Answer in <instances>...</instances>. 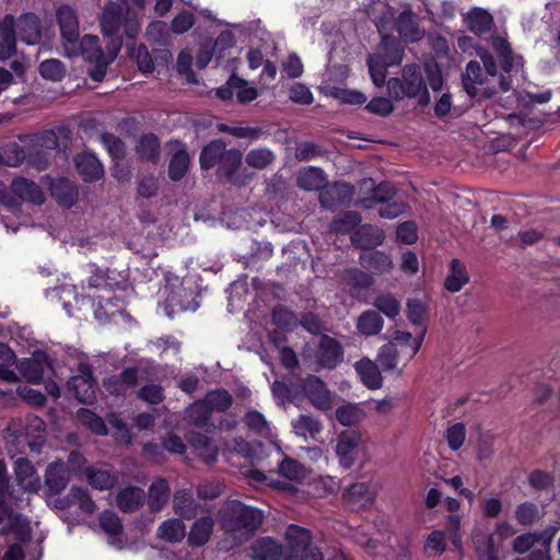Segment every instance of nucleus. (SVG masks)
I'll use <instances>...</instances> for the list:
<instances>
[{"label":"nucleus","mask_w":560,"mask_h":560,"mask_svg":"<svg viewBox=\"0 0 560 560\" xmlns=\"http://www.w3.org/2000/svg\"><path fill=\"white\" fill-rule=\"evenodd\" d=\"M373 305L388 318H395L400 313V302L392 293L377 295Z\"/></svg>","instance_id":"obj_50"},{"label":"nucleus","mask_w":560,"mask_h":560,"mask_svg":"<svg viewBox=\"0 0 560 560\" xmlns=\"http://www.w3.org/2000/svg\"><path fill=\"white\" fill-rule=\"evenodd\" d=\"M224 486L218 480H206L197 487V494L200 499L211 500L223 492Z\"/></svg>","instance_id":"obj_64"},{"label":"nucleus","mask_w":560,"mask_h":560,"mask_svg":"<svg viewBox=\"0 0 560 560\" xmlns=\"http://www.w3.org/2000/svg\"><path fill=\"white\" fill-rule=\"evenodd\" d=\"M89 485L100 491L112 489L118 481V476L106 466H89L84 470Z\"/></svg>","instance_id":"obj_17"},{"label":"nucleus","mask_w":560,"mask_h":560,"mask_svg":"<svg viewBox=\"0 0 560 560\" xmlns=\"http://www.w3.org/2000/svg\"><path fill=\"white\" fill-rule=\"evenodd\" d=\"M70 469L63 462H54L48 465L45 482L52 493L61 492L70 480Z\"/></svg>","instance_id":"obj_21"},{"label":"nucleus","mask_w":560,"mask_h":560,"mask_svg":"<svg viewBox=\"0 0 560 560\" xmlns=\"http://www.w3.org/2000/svg\"><path fill=\"white\" fill-rule=\"evenodd\" d=\"M342 358L340 343L329 336H323L318 345L317 363L324 369H335Z\"/></svg>","instance_id":"obj_15"},{"label":"nucleus","mask_w":560,"mask_h":560,"mask_svg":"<svg viewBox=\"0 0 560 560\" xmlns=\"http://www.w3.org/2000/svg\"><path fill=\"white\" fill-rule=\"evenodd\" d=\"M52 197L62 206L71 207L75 200V187L66 178L55 180L50 186Z\"/></svg>","instance_id":"obj_42"},{"label":"nucleus","mask_w":560,"mask_h":560,"mask_svg":"<svg viewBox=\"0 0 560 560\" xmlns=\"http://www.w3.org/2000/svg\"><path fill=\"white\" fill-rule=\"evenodd\" d=\"M354 369L361 382L369 389H378L382 387L383 377L375 362L368 358H364L354 364Z\"/></svg>","instance_id":"obj_24"},{"label":"nucleus","mask_w":560,"mask_h":560,"mask_svg":"<svg viewBox=\"0 0 560 560\" xmlns=\"http://www.w3.org/2000/svg\"><path fill=\"white\" fill-rule=\"evenodd\" d=\"M296 184L304 190L314 191L325 186L326 177L320 168L310 166L298 173Z\"/></svg>","instance_id":"obj_35"},{"label":"nucleus","mask_w":560,"mask_h":560,"mask_svg":"<svg viewBox=\"0 0 560 560\" xmlns=\"http://www.w3.org/2000/svg\"><path fill=\"white\" fill-rule=\"evenodd\" d=\"M136 151L141 160L156 163L160 159V141L158 137L152 133L142 136L137 142Z\"/></svg>","instance_id":"obj_40"},{"label":"nucleus","mask_w":560,"mask_h":560,"mask_svg":"<svg viewBox=\"0 0 560 560\" xmlns=\"http://www.w3.org/2000/svg\"><path fill=\"white\" fill-rule=\"evenodd\" d=\"M75 166L79 174L85 182L100 179L104 170L97 158L91 153H81L75 158Z\"/></svg>","instance_id":"obj_26"},{"label":"nucleus","mask_w":560,"mask_h":560,"mask_svg":"<svg viewBox=\"0 0 560 560\" xmlns=\"http://www.w3.org/2000/svg\"><path fill=\"white\" fill-rule=\"evenodd\" d=\"M57 18L62 38L74 44L79 38V22L75 12L69 5H62L57 11Z\"/></svg>","instance_id":"obj_20"},{"label":"nucleus","mask_w":560,"mask_h":560,"mask_svg":"<svg viewBox=\"0 0 560 560\" xmlns=\"http://www.w3.org/2000/svg\"><path fill=\"white\" fill-rule=\"evenodd\" d=\"M345 498L353 504H364L372 500L370 488L365 482H357L347 489Z\"/></svg>","instance_id":"obj_57"},{"label":"nucleus","mask_w":560,"mask_h":560,"mask_svg":"<svg viewBox=\"0 0 560 560\" xmlns=\"http://www.w3.org/2000/svg\"><path fill=\"white\" fill-rule=\"evenodd\" d=\"M230 84L234 85L237 101L242 104L253 102L258 95L255 88L248 86L244 80L237 77H232L230 79Z\"/></svg>","instance_id":"obj_60"},{"label":"nucleus","mask_w":560,"mask_h":560,"mask_svg":"<svg viewBox=\"0 0 560 560\" xmlns=\"http://www.w3.org/2000/svg\"><path fill=\"white\" fill-rule=\"evenodd\" d=\"M377 362L384 371H394L398 364V349L393 342H388L380 348Z\"/></svg>","instance_id":"obj_53"},{"label":"nucleus","mask_w":560,"mask_h":560,"mask_svg":"<svg viewBox=\"0 0 560 560\" xmlns=\"http://www.w3.org/2000/svg\"><path fill=\"white\" fill-rule=\"evenodd\" d=\"M210 416V410L203 399L194 402L186 410L188 421L197 427H203L208 422Z\"/></svg>","instance_id":"obj_52"},{"label":"nucleus","mask_w":560,"mask_h":560,"mask_svg":"<svg viewBox=\"0 0 560 560\" xmlns=\"http://www.w3.org/2000/svg\"><path fill=\"white\" fill-rule=\"evenodd\" d=\"M399 36L408 43L419 42L424 36V30L420 27L416 14L410 5H405L395 21Z\"/></svg>","instance_id":"obj_12"},{"label":"nucleus","mask_w":560,"mask_h":560,"mask_svg":"<svg viewBox=\"0 0 560 560\" xmlns=\"http://www.w3.org/2000/svg\"><path fill=\"white\" fill-rule=\"evenodd\" d=\"M384 326L382 316L373 310L364 311L357 320V329L364 336L378 335Z\"/></svg>","instance_id":"obj_39"},{"label":"nucleus","mask_w":560,"mask_h":560,"mask_svg":"<svg viewBox=\"0 0 560 560\" xmlns=\"http://www.w3.org/2000/svg\"><path fill=\"white\" fill-rule=\"evenodd\" d=\"M352 189L345 183H336L325 188L319 194V202L324 208H332L337 205L350 201Z\"/></svg>","instance_id":"obj_25"},{"label":"nucleus","mask_w":560,"mask_h":560,"mask_svg":"<svg viewBox=\"0 0 560 560\" xmlns=\"http://www.w3.org/2000/svg\"><path fill=\"white\" fill-rule=\"evenodd\" d=\"M69 387L80 402L90 404L95 399V382L91 369L85 364H81L80 374L70 378Z\"/></svg>","instance_id":"obj_11"},{"label":"nucleus","mask_w":560,"mask_h":560,"mask_svg":"<svg viewBox=\"0 0 560 560\" xmlns=\"http://www.w3.org/2000/svg\"><path fill=\"white\" fill-rule=\"evenodd\" d=\"M361 439V433L355 430H347L338 435L335 452L343 468H350L354 464Z\"/></svg>","instance_id":"obj_9"},{"label":"nucleus","mask_w":560,"mask_h":560,"mask_svg":"<svg viewBox=\"0 0 560 560\" xmlns=\"http://www.w3.org/2000/svg\"><path fill=\"white\" fill-rule=\"evenodd\" d=\"M292 427L298 435L315 438L323 429L322 423L314 417L300 415L292 421Z\"/></svg>","instance_id":"obj_47"},{"label":"nucleus","mask_w":560,"mask_h":560,"mask_svg":"<svg viewBox=\"0 0 560 560\" xmlns=\"http://www.w3.org/2000/svg\"><path fill=\"white\" fill-rule=\"evenodd\" d=\"M49 365L48 358L45 354H38L20 362L19 371L27 381L38 383Z\"/></svg>","instance_id":"obj_31"},{"label":"nucleus","mask_w":560,"mask_h":560,"mask_svg":"<svg viewBox=\"0 0 560 560\" xmlns=\"http://www.w3.org/2000/svg\"><path fill=\"white\" fill-rule=\"evenodd\" d=\"M282 546L276 540L265 537L257 540L250 547L252 560H279L282 555Z\"/></svg>","instance_id":"obj_30"},{"label":"nucleus","mask_w":560,"mask_h":560,"mask_svg":"<svg viewBox=\"0 0 560 560\" xmlns=\"http://www.w3.org/2000/svg\"><path fill=\"white\" fill-rule=\"evenodd\" d=\"M129 14V8L127 3H115L109 2L106 4L101 25L104 35L110 37V42L115 38H120L119 30L122 26L126 16Z\"/></svg>","instance_id":"obj_10"},{"label":"nucleus","mask_w":560,"mask_h":560,"mask_svg":"<svg viewBox=\"0 0 560 560\" xmlns=\"http://www.w3.org/2000/svg\"><path fill=\"white\" fill-rule=\"evenodd\" d=\"M145 500L143 489L135 486L127 487L117 493V506L126 513H131L140 509Z\"/></svg>","instance_id":"obj_29"},{"label":"nucleus","mask_w":560,"mask_h":560,"mask_svg":"<svg viewBox=\"0 0 560 560\" xmlns=\"http://www.w3.org/2000/svg\"><path fill=\"white\" fill-rule=\"evenodd\" d=\"M170 486L166 479L154 480L148 490V505L152 512L161 511L170 499Z\"/></svg>","instance_id":"obj_32"},{"label":"nucleus","mask_w":560,"mask_h":560,"mask_svg":"<svg viewBox=\"0 0 560 560\" xmlns=\"http://www.w3.org/2000/svg\"><path fill=\"white\" fill-rule=\"evenodd\" d=\"M407 316L413 325H421L427 318V306L418 300H409L407 303Z\"/></svg>","instance_id":"obj_61"},{"label":"nucleus","mask_w":560,"mask_h":560,"mask_svg":"<svg viewBox=\"0 0 560 560\" xmlns=\"http://www.w3.org/2000/svg\"><path fill=\"white\" fill-rule=\"evenodd\" d=\"M39 73L51 81H60L66 74L63 63L58 59H48L39 65Z\"/></svg>","instance_id":"obj_55"},{"label":"nucleus","mask_w":560,"mask_h":560,"mask_svg":"<svg viewBox=\"0 0 560 560\" xmlns=\"http://www.w3.org/2000/svg\"><path fill=\"white\" fill-rule=\"evenodd\" d=\"M300 387L303 395L318 410L328 411L332 407L334 394L317 376L310 375L301 381Z\"/></svg>","instance_id":"obj_8"},{"label":"nucleus","mask_w":560,"mask_h":560,"mask_svg":"<svg viewBox=\"0 0 560 560\" xmlns=\"http://www.w3.org/2000/svg\"><path fill=\"white\" fill-rule=\"evenodd\" d=\"M289 552L284 560H323L319 549L311 544L310 532L299 526L288 529Z\"/></svg>","instance_id":"obj_6"},{"label":"nucleus","mask_w":560,"mask_h":560,"mask_svg":"<svg viewBox=\"0 0 560 560\" xmlns=\"http://www.w3.org/2000/svg\"><path fill=\"white\" fill-rule=\"evenodd\" d=\"M469 273L465 264L454 258L448 266V273L444 280V289L451 293L458 292L469 282Z\"/></svg>","instance_id":"obj_23"},{"label":"nucleus","mask_w":560,"mask_h":560,"mask_svg":"<svg viewBox=\"0 0 560 560\" xmlns=\"http://www.w3.org/2000/svg\"><path fill=\"white\" fill-rule=\"evenodd\" d=\"M243 154L237 149L225 150L220 162L218 172L233 185L243 186L247 183L248 176L241 177L236 174L241 166Z\"/></svg>","instance_id":"obj_14"},{"label":"nucleus","mask_w":560,"mask_h":560,"mask_svg":"<svg viewBox=\"0 0 560 560\" xmlns=\"http://www.w3.org/2000/svg\"><path fill=\"white\" fill-rule=\"evenodd\" d=\"M68 497L72 503L79 505L82 512L91 515L96 511V504L92 500L86 489L81 487H72Z\"/></svg>","instance_id":"obj_51"},{"label":"nucleus","mask_w":560,"mask_h":560,"mask_svg":"<svg viewBox=\"0 0 560 560\" xmlns=\"http://www.w3.org/2000/svg\"><path fill=\"white\" fill-rule=\"evenodd\" d=\"M156 536L171 544L179 542L186 536V526L179 518H168L159 526Z\"/></svg>","instance_id":"obj_37"},{"label":"nucleus","mask_w":560,"mask_h":560,"mask_svg":"<svg viewBox=\"0 0 560 560\" xmlns=\"http://www.w3.org/2000/svg\"><path fill=\"white\" fill-rule=\"evenodd\" d=\"M15 51L14 19L5 15L0 24V59L4 60Z\"/></svg>","instance_id":"obj_34"},{"label":"nucleus","mask_w":560,"mask_h":560,"mask_svg":"<svg viewBox=\"0 0 560 560\" xmlns=\"http://www.w3.org/2000/svg\"><path fill=\"white\" fill-rule=\"evenodd\" d=\"M490 80H492L491 77L481 69L478 61L471 60L467 63L463 74V84L470 96L477 95L479 86H490Z\"/></svg>","instance_id":"obj_18"},{"label":"nucleus","mask_w":560,"mask_h":560,"mask_svg":"<svg viewBox=\"0 0 560 560\" xmlns=\"http://www.w3.org/2000/svg\"><path fill=\"white\" fill-rule=\"evenodd\" d=\"M214 527V521L210 516H203L195 521L188 533V544L194 547H201L210 539Z\"/></svg>","instance_id":"obj_33"},{"label":"nucleus","mask_w":560,"mask_h":560,"mask_svg":"<svg viewBox=\"0 0 560 560\" xmlns=\"http://www.w3.org/2000/svg\"><path fill=\"white\" fill-rule=\"evenodd\" d=\"M365 418L364 410L357 404H347L336 410V419L345 427L360 423Z\"/></svg>","instance_id":"obj_46"},{"label":"nucleus","mask_w":560,"mask_h":560,"mask_svg":"<svg viewBox=\"0 0 560 560\" xmlns=\"http://www.w3.org/2000/svg\"><path fill=\"white\" fill-rule=\"evenodd\" d=\"M491 44L502 62L503 69L509 71L512 66V50L509 42L505 37L498 35L491 38Z\"/></svg>","instance_id":"obj_56"},{"label":"nucleus","mask_w":560,"mask_h":560,"mask_svg":"<svg viewBox=\"0 0 560 560\" xmlns=\"http://www.w3.org/2000/svg\"><path fill=\"white\" fill-rule=\"evenodd\" d=\"M401 50L398 46L395 47V56L393 58H387L382 54L371 55L368 59V67L371 79L373 83L381 88L385 83L386 79V69L390 66L399 63L401 60Z\"/></svg>","instance_id":"obj_13"},{"label":"nucleus","mask_w":560,"mask_h":560,"mask_svg":"<svg viewBox=\"0 0 560 560\" xmlns=\"http://www.w3.org/2000/svg\"><path fill=\"white\" fill-rule=\"evenodd\" d=\"M101 528L109 536L114 537L122 532V525L116 513L103 511L98 517Z\"/></svg>","instance_id":"obj_58"},{"label":"nucleus","mask_w":560,"mask_h":560,"mask_svg":"<svg viewBox=\"0 0 560 560\" xmlns=\"http://www.w3.org/2000/svg\"><path fill=\"white\" fill-rule=\"evenodd\" d=\"M388 94L400 101L405 97H418L419 104L427 105L430 101L421 69L418 65H406L401 79L390 78L387 82Z\"/></svg>","instance_id":"obj_1"},{"label":"nucleus","mask_w":560,"mask_h":560,"mask_svg":"<svg viewBox=\"0 0 560 560\" xmlns=\"http://www.w3.org/2000/svg\"><path fill=\"white\" fill-rule=\"evenodd\" d=\"M273 323L285 330H293L299 325L298 316L282 305H278L272 311Z\"/></svg>","instance_id":"obj_54"},{"label":"nucleus","mask_w":560,"mask_h":560,"mask_svg":"<svg viewBox=\"0 0 560 560\" xmlns=\"http://www.w3.org/2000/svg\"><path fill=\"white\" fill-rule=\"evenodd\" d=\"M361 222V215L355 211H348L334 221V230L337 233H346Z\"/></svg>","instance_id":"obj_63"},{"label":"nucleus","mask_w":560,"mask_h":560,"mask_svg":"<svg viewBox=\"0 0 560 560\" xmlns=\"http://www.w3.org/2000/svg\"><path fill=\"white\" fill-rule=\"evenodd\" d=\"M78 418L92 432L100 434V435L107 434V430H106V425H105L104 421L102 420V418L96 416L94 412L82 408L78 411Z\"/></svg>","instance_id":"obj_59"},{"label":"nucleus","mask_w":560,"mask_h":560,"mask_svg":"<svg viewBox=\"0 0 560 560\" xmlns=\"http://www.w3.org/2000/svg\"><path fill=\"white\" fill-rule=\"evenodd\" d=\"M396 194L395 187L389 183H381L372 190L371 196L364 197L360 200V205L364 209H371L378 203L389 202Z\"/></svg>","instance_id":"obj_44"},{"label":"nucleus","mask_w":560,"mask_h":560,"mask_svg":"<svg viewBox=\"0 0 560 560\" xmlns=\"http://www.w3.org/2000/svg\"><path fill=\"white\" fill-rule=\"evenodd\" d=\"M203 400L206 401L210 413L213 411L223 412L228 410L233 402L231 394L225 389H214L207 393Z\"/></svg>","instance_id":"obj_48"},{"label":"nucleus","mask_w":560,"mask_h":560,"mask_svg":"<svg viewBox=\"0 0 560 560\" xmlns=\"http://www.w3.org/2000/svg\"><path fill=\"white\" fill-rule=\"evenodd\" d=\"M221 522L228 533L237 536L238 533L242 535L245 532L247 536L260 526L262 514L255 508L233 501L228 505Z\"/></svg>","instance_id":"obj_3"},{"label":"nucleus","mask_w":560,"mask_h":560,"mask_svg":"<svg viewBox=\"0 0 560 560\" xmlns=\"http://www.w3.org/2000/svg\"><path fill=\"white\" fill-rule=\"evenodd\" d=\"M15 480L26 492H37L40 488V479L34 466L24 457L15 460Z\"/></svg>","instance_id":"obj_16"},{"label":"nucleus","mask_w":560,"mask_h":560,"mask_svg":"<svg viewBox=\"0 0 560 560\" xmlns=\"http://www.w3.org/2000/svg\"><path fill=\"white\" fill-rule=\"evenodd\" d=\"M226 144L223 140L217 139L207 144L200 153V166L203 170H210L215 165H219L224 152Z\"/></svg>","instance_id":"obj_38"},{"label":"nucleus","mask_w":560,"mask_h":560,"mask_svg":"<svg viewBox=\"0 0 560 560\" xmlns=\"http://www.w3.org/2000/svg\"><path fill=\"white\" fill-rule=\"evenodd\" d=\"M359 262L365 270L374 275L387 273L393 269L392 257L381 250L361 254Z\"/></svg>","instance_id":"obj_22"},{"label":"nucleus","mask_w":560,"mask_h":560,"mask_svg":"<svg viewBox=\"0 0 560 560\" xmlns=\"http://www.w3.org/2000/svg\"><path fill=\"white\" fill-rule=\"evenodd\" d=\"M22 201L42 205L45 201V195L36 183L24 177L14 178L10 185V190L0 183V205L12 212H18L21 209Z\"/></svg>","instance_id":"obj_4"},{"label":"nucleus","mask_w":560,"mask_h":560,"mask_svg":"<svg viewBox=\"0 0 560 560\" xmlns=\"http://www.w3.org/2000/svg\"><path fill=\"white\" fill-rule=\"evenodd\" d=\"M465 22L472 33L481 35L491 30L493 18L486 10L475 8L466 14Z\"/></svg>","instance_id":"obj_36"},{"label":"nucleus","mask_w":560,"mask_h":560,"mask_svg":"<svg viewBox=\"0 0 560 560\" xmlns=\"http://www.w3.org/2000/svg\"><path fill=\"white\" fill-rule=\"evenodd\" d=\"M511 535V526L499 524L494 532L487 525L478 524L471 532V542L479 560H500L499 550L503 540Z\"/></svg>","instance_id":"obj_5"},{"label":"nucleus","mask_w":560,"mask_h":560,"mask_svg":"<svg viewBox=\"0 0 560 560\" xmlns=\"http://www.w3.org/2000/svg\"><path fill=\"white\" fill-rule=\"evenodd\" d=\"M192 56L188 51H182L176 61L177 72L188 82L195 83L196 77L191 69Z\"/></svg>","instance_id":"obj_62"},{"label":"nucleus","mask_w":560,"mask_h":560,"mask_svg":"<svg viewBox=\"0 0 560 560\" xmlns=\"http://www.w3.org/2000/svg\"><path fill=\"white\" fill-rule=\"evenodd\" d=\"M21 40L27 45H34L40 39L39 20L34 13L21 15L16 22Z\"/></svg>","instance_id":"obj_28"},{"label":"nucleus","mask_w":560,"mask_h":560,"mask_svg":"<svg viewBox=\"0 0 560 560\" xmlns=\"http://www.w3.org/2000/svg\"><path fill=\"white\" fill-rule=\"evenodd\" d=\"M190 158L185 150L175 152L170 161L168 175L173 180L182 179L188 171Z\"/></svg>","instance_id":"obj_49"},{"label":"nucleus","mask_w":560,"mask_h":560,"mask_svg":"<svg viewBox=\"0 0 560 560\" xmlns=\"http://www.w3.org/2000/svg\"><path fill=\"white\" fill-rule=\"evenodd\" d=\"M9 488L7 465L0 459V525L1 530L22 533L27 527L26 520L21 515L9 511L4 506L3 494Z\"/></svg>","instance_id":"obj_7"},{"label":"nucleus","mask_w":560,"mask_h":560,"mask_svg":"<svg viewBox=\"0 0 560 560\" xmlns=\"http://www.w3.org/2000/svg\"><path fill=\"white\" fill-rule=\"evenodd\" d=\"M173 511L184 520H191L197 515L198 503L190 490H177L173 497Z\"/></svg>","instance_id":"obj_27"},{"label":"nucleus","mask_w":560,"mask_h":560,"mask_svg":"<svg viewBox=\"0 0 560 560\" xmlns=\"http://www.w3.org/2000/svg\"><path fill=\"white\" fill-rule=\"evenodd\" d=\"M276 161V154L268 148H255L247 152L245 156L246 164L257 171H262L272 165Z\"/></svg>","instance_id":"obj_43"},{"label":"nucleus","mask_w":560,"mask_h":560,"mask_svg":"<svg viewBox=\"0 0 560 560\" xmlns=\"http://www.w3.org/2000/svg\"><path fill=\"white\" fill-rule=\"evenodd\" d=\"M384 240V231L371 224L360 226L351 235L352 244L362 249H369L380 246L383 244Z\"/></svg>","instance_id":"obj_19"},{"label":"nucleus","mask_w":560,"mask_h":560,"mask_svg":"<svg viewBox=\"0 0 560 560\" xmlns=\"http://www.w3.org/2000/svg\"><path fill=\"white\" fill-rule=\"evenodd\" d=\"M425 329H422L420 334L413 337L410 332L404 330H395L392 335L393 343L401 347L408 348V359H412L421 348L423 338H424Z\"/></svg>","instance_id":"obj_41"},{"label":"nucleus","mask_w":560,"mask_h":560,"mask_svg":"<svg viewBox=\"0 0 560 560\" xmlns=\"http://www.w3.org/2000/svg\"><path fill=\"white\" fill-rule=\"evenodd\" d=\"M122 39L115 38L110 42V49L105 55L100 47L98 38L85 35L80 42V52L84 60L90 63L89 74L95 81H102L106 74L107 67L117 56Z\"/></svg>","instance_id":"obj_2"},{"label":"nucleus","mask_w":560,"mask_h":560,"mask_svg":"<svg viewBox=\"0 0 560 560\" xmlns=\"http://www.w3.org/2000/svg\"><path fill=\"white\" fill-rule=\"evenodd\" d=\"M278 474L287 480L302 482L307 478V469L293 458L284 457L278 465Z\"/></svg>","instance_id":"obj_45"}]
</instances>
